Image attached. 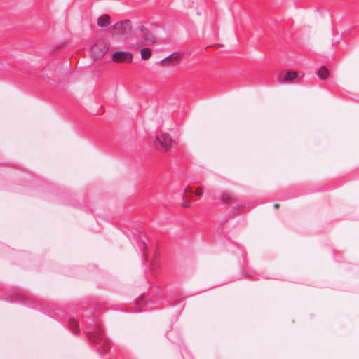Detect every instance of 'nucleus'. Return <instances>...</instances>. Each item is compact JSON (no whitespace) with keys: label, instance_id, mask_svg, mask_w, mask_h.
Masks as SVG:
<instances>
[{"label":"nucleus","instance_id":"12","mask_svg":"<svg viewBox=\"0 0 359 359\" xmlns=\"http://www.w3.org/2000/svg\"><path fill=\"white\" fill-rule=\"evenodd\" d=\"M232 199V196L230 194H225L223 196L224 203H229Z\"/></svg>","mask_w":359,"mask_h":359},{"label":"nucleus","instance_id":"7","mask_svg":"<svg viewBox=\"0 0 359 359\" xmlns=\"http://www.w3.org/2000/svg\"><path fill=\"white\" fill-rule=\"evenodd\" d=\"M110 23H111L110 17H109V15H108L107 14L100 16L99 18L97 19V25L100 27H102V28L106 27L109 26L110 25Z\"/></svg>","mask_w":359,"mask_h":359},{"label":"nucleus","instance_id":"6","mask_svg":"<svg viewBox=\"0 0 359 359\" xmlns=\"http://www.w3.org/2000/svg\"><path fill=\"white\" fill-rule=\"evenodd\" d=\"M181 57L182 54L180 53L175 52L170 55H169L168 57L164 59L163 62H166L169 64H174L178 62Z\"/></svg>","mask_w":359,"mask_h":359},{"label":"nucleus","instance_id":"2","mask_svg":"<svg viewBox=\"0 0 359 359\" xmlns=\"http://www.w3.org/2000/svg\"><path fill=\"white\" fill-rule=\"evenodd\" d=\"M112 28L117 34L126 36L132 30V22L129 20H122L114 24Z\"/></svg>","mask_w":359,"mask_h":359},{"label":"nucleus","instance_id":"9","mask_svg":"<svg viewBox=\"0 0 359 359\" xmlns=\"http://www.w3.org/2000/svg\"><path fill=\"white\" fill-rule=\"evenodd\" d=\"M88 337L92 339L99 340V343L103 346H104L107 343V340L104 338L102 333L100 332H97L96 333L89 332Z\"/></svg>","mask_w":359,"mask_h":359},{"label":"nucleus","instance_id":"1","mask_svg":"<svg viewBox=\"0 0 359 359\" xmlns=\"http://www.w3.org/2000/svg\"><path fill=\"white\" fill-rule=\"evenodd\" d=\"M172 139L169 134L166 133H161L156 136L155 145L160 146L165 151H168L172 147Z\"/></svg>","mask_w":359,"mask_h":359},{"label":"nucleus","instance_id":"8","mask_svg":"<svg viewBox=\"0 0 359 359\" xmlns=\"http://www.w3.org/2000/svg\"><path fill=\"white\" fill-rule=\"evenodd\" d=\"M156 42V36L151 33L146 34L142 41V46H151Z\"/></svg>","mask_w":359,"mask_h":359},{"label":"nucleus","instance_id":"3","mask_svg":"<svg viewBox=\"0 0 359 359\" xmlns=\"http://www.w3.org/2000/svg\"><path fill=\"white\" fill-rule=\"evenodd\" d=\"M108 47L102 40H97L91 47V53L95 58H100L107 52Z\"/></svg>","mask_w":359,"mask_h":359},{"label":"nucleus","instance_id":"15","mask_svg":"<svg viewBox=\"0 0 359 359\" xmlns=\"http://www.w3.org/2000/svg\"><path fill=\"white\" fill-rule=\"evenodd\" d=\"M185 191L191 193V192H192V188L190 187H187L185 189Z\"/></svg>","mask_w":359,"mask_h":359},{"label":"nucleus","instance_id":"10","mask_svg":"<svg viewBox=\"0 0 359 359\" xmlns=\"http://www.w3.org/2000/svg\"><path fill=\"white\" fill-rule=\"evenodd\" d=\"M141 57L144 60L149 59L151 56V50L148 48H144L141 50Z\"/></svg>","mask_w":359,"mask_h":359},{"label":"nucleus","instance_id":"16","mask_svg":"<svg viewBox=\"0 0 359 359\" xmlns=\"http://www.w3.org/2000/svg\"><path fill=\"white\" fill-rule=\"evenodd\" d=\"M274 208H275L276 209L278 208H279V204H278V203L275 204V205H274Z\"/></svg>","mask_w":359,"mask_h":359},{"label":"nucleus","instance_id":"4","mask_svg":"<svg viewBox=\"0 0 359 359\" xmlns=\"http://www.w3.org/2000/svg\"><path fill=\"white\" fill-rule=\"evenodd\" d=\"M111 60L116 63H130L133 60V55L128 51H118L112 55Z\"/></svg>","mask_w":359,"mask_h":359},{"label":"nucleus","instance_id":"14","mask_svg":"<svg viewBox=\"0 0 359 359\" xmlns=\"http://www.w3.org/2000/svg\"><path fill=\"white\" fill-rule=\"evenodd\" d=\"M191 205V202L189 201H185L182 203V205L183 208H189Z\"/></svg>","mask_w":359,"mask_h":359},{"label":"nucleus","instance_id":"5","mask_svg":"<svg viewBox=\"0 0 359 359\" xmlns=\"http://www.w3.org/2000/svg\"><path fill=\"white\" fill-rule=\"evenodd\" d=\"M298 78V73L295 71H289L286 73L281 74L278 77V82L279 83H290L294 81Z\"/></svg>","mask_w":359,"mask_h":359},{"label":"nucleus","instance_id":"11","mask_svg":"<svg viewBox=\"0 0 359 359\" xmlns=\"http://www.w3.org/2000/svg\"><path fill=\"white\" fill-rule=\"evenodd\" d=\"M329 72L325 67H321L318 72V76L322 79H326L328 77Z\"/></svg>","mask_w":359,"mask_h":359},{"label":"nucleus","instance_id":"13","mask_svg":"<svg viewBox=\"0 0 359 359\" xmlns=\"http://www.w3.org/2000/svg\"><path fill=\"white\" fill-rule=\"evenodd\" d=\"M203 189L201 187H198L195 191V194L197 196H201L203 194Z\"/></svg>","mask_w":359,"mask_h":359}]
</instances>
